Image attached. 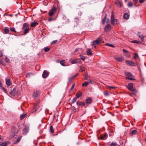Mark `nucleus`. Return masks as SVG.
I'll return each mask as SVG.
<instances>
[{"label":"nucleus","instance_id":"obj_1","mask_svg":"<svg viewBox=\"0 0 146 146\" xmlns=\"http://www.w3.org/2000/svg\"><path fill=\"white\" fill-rule=\"evenodd\" d=\"M29 24L27 23H25L23 24L22 29L23 30H24L23 32L24 35H26L30 30V29L29 27Z\"/></svg>","mask_w":146,"mask_h":146},{"label":"nucleus","instance_id":"obj_2","mask_svg":"<svg viewBox=\"0 0 146 146\" xmlns=\"http://www.w3.org/2000/svg\"><path fill=\"white\" fill-rule=\"evenodd\" d=\"M111 23L113 25H114L115 24L118 23V20L114 18V16L113 13L111 15Z\"/></svg>","mask_w":146,"mask_h":146},{"label":"nucleus","instance_id":"obj_3","mask_svg":"<svg viewBox=\"0 0 146 146\" xmlns=\"http://www.w3.org/2000/svg\"><path fill=\"white\" fill-rule=\"evenodd\" d=\"M57 11V9L54 7H53L52 9H50L48 12V15L50 16L51 17Z\"/></svg>","mask_w":146,"mask_h":146},{"label":"nucleus","instance_id":"obj_4","mask_svg":"<svg viewBox=\"0 0 146 146\" xmlns=\"http://www.w3.org/2000/svg\"><path fill=\"white\" fill-rule=\"evenodd\" d=\"M125 74L127 76L126 77V78L127 79H128L131 80H135V79L132 78L134 76L130 72H126L125 73Z\"/></svg>","mask_w":146,"mask_h":146},{"label":"nucleus","instance_id":"obj_5","mask_svg":"<svg viewBox=\"0 0 146 146\" xmlns=\"http://www.w3.org/2000/svg\"><path fill=\"white\" fill-rule=\"evenodd\" d=\"M102 39L101 38H99L98 39L93 42V44L92 45L97 44H100L102 42Z\"/></svg>","mask_w":146,"mask_h":146},{"label":"nucleus","instance_id":"obj_6","mask_svg":"<svg viewBox=\"0 0 146 146\" xmlns=\"http://www.w3.org/2000/svg\"><path fill=\"white\" fill-rule=\"evenodd\" d=\"M125 62L127 63L126 64L128 65L132 66H135L136 65V64L132 61L130 60H126Z\"/></svg>","mask_w":146,"mask_h":146},{"label":"nucleus","instance_id":"obj_7","mask_svg":"<svg viewBox=\"0 0 146 146\" xmlns=\"http://www.w3.org/2000/svg\"><path fill=\"white\" fill-rule=\"evenodd\" d=\"M114 58L118 62H121L123 61L124 58L121 56L114 57Z\"/></svg>","mask_w":146,"mask_h":146},{"label":"nucleus","instance_id":"obj_8","mask_svg":"<svg viewBox=\"0 0 146 146\" xmlns=\"http://www.w3.org/2000/svg\"><path fill=\"white\" fill-rule=\"evenodd\" d=\"M11 97L15 96L17 94L16 92H5Z\"/></svg>","mask_w":146,"mask_h":146},{"label":"nucleus","instance_id":"obj_9","mask_svg":"<svg viewBox=\"0 0 146 146\" xmlns=\"http://www.w3.org/2000/svg\"><path fill=\"white\" fill-rule=\"evenodd\" d=\"M111 29V26L110 24L106 25L104 28L105 31L106 33L108 32Z\"/></svg>","mask_w":146,"mask_h":146},{"label":"nucleus","instance_id":"obj_10","mask_svg":"<svg viewBox=\"0 0 146 146\" xmlns=\"http://www.w3.org/2000/svg\"><path fill=\"white\" fill-rule=\"evenodd\" d=\"M92 101V100L91 98L88 97L86 99L85 102L87 105H88L91 103Z\"/></svg>","mask_w":146,"mask_h":146},{"label":"nucleus","instance_id":"obj_11","mask_svg":"<svg viewBox=\"0 0 146 146\" xmlns=\"http://www.w3.org/2000/svg\"><path fill=\"white\" fill-rule=\"evenodd\" d=\"M11 131L12 133H14L15 134H16L18 133L19 130L17 129L15 127L13 126L12 127Z\"/></svg>","mask_w":146,"mask_h":146},{"label":"nucleus","instance_id":"obj_12","mask_svg":"<svg viewBox=\"0 0 146 146\" xmlns=\"http://www.w3.org/2000/svg\"><path fill=\"white\" fill-rule=\"evenodd\" d=\"M29 127H25L24 129L23 130V134L24 135H26L28 132Z\"/></svg>","mask_w":146,"mask_h":146},{"label":"nucleus","instance_id":"obj_13","mask_svg":"<svg viewBox=\"0 0 146 146\" xmlns=\"http://www.w3.org/2000/svg\"><path fill=\"white\" fill-rule=\"evenodd\" d=\"M49 72L46 70L44 71L42 76L43 78H46L48 76Z\"/></svg>","mask_w":146,"mask_h":146},{"label":"nucleus","instance_id":"obj_14","mask_svg":"<svg viewBox=\"0 0 146 146\" xmlns=\"http://www.w3.org/2000/svg\"><path fill=\"white\" fill-rule=\"evenodd\" d=\"M116 6L119 7H120L122 6V4L119 0H116L115 2Z\"/></svg>","mask_w":146,"mask_h":146},{"label":"nucleus","instance_id":"obj_15","mask_svg":"<svg viewBox=\"0 0 146 146\" xmlns=\"http://www.w3.org/2000/svg\"><path fill=\"white\" fill-rule=\"evenodd\" d=\"M40 94V92H34L33 94V97L35 98L38 97Z\"/></svg>","mask_w":146,"mask_h":146},{"label":"nucleus","instance_id":"obj_16","mask_svg":"<svg viewBox=\"0 0 146 146\" xmlns=\"http://www.w3.org/2000/svg\"><path fill=\"white\" fill-rule=\"evenodd\" d=\"M22 136H20V137L18 138L16 140L13 141V143L15 144H16L19 143L21 139Z\"/></svg>","mask_w":146,"mask_h":146},{"label":"nucleus","instance_id":"obj_17","mask_svg":"<svg viewBox=\"0 0 146 146\" xmlns=\"http://www.w3.org/2000/svg\"><path fill=\"white\" fill-rule=\"evenodd\" d=\"M76 104L78 106H84L85 105V103L84 102H80L79 101H78L76 102Z\"/></svg>","mask_w":146,"mask_h":146},{"label":"nucleus","instance_id":"obj_18","mask_svg":"<svg viewBox=\"0 0 146 146\" xmlns=\"http://www.w3.org/2000/svg\"><path fill=\"white\" fill-rule=\"evenodd\" d=\"M80 59H77L76 60H74L72 61H71V63L72 64H74L77 63L79 62Z\"/></svg>","mask_w":146,"mask_h":146},{"label":"nucleus","instance_id":"obj_19","mask_svg":"<svg viewBox=\"0 0 146 146\" xmlns=\"http://www.w3.org/2000/svg\"><path fill=\"white\" fill-rule=\"evenodd\" d=\"M89 83H92V81L91 80H90L89 81L87 82H85L83 83L82 86H85L88 85Z\"/></svg>","mask_w":146,"mask_h":146},{"label":"nucleus","instance_id":"obj_20","mask_svg":"<svg viewBox=\"0 0 146 146\" xmlns=\"http://www.w3.org/2000/svg\"><path fill=\"white\" fill-rule=\"evenodd\" d=\"M138 36L139 37L141 38V41L143 42L144 41V37L143 35L139 33V34H138Z\"/></svg>","mask_w":146,"mask_h":146},{"label":"nucleus","instance_id":"obj_21","mask_svg":"<svg viewBox=\"0 0 146 146\" xmlns=\"http://www.w3.org/2000/svg\"><path fill=\"white\" fill-rule=\"evenodd\" d=\"M82 93L81 92H77L76 94V97L78 98L82 96Z\"/></svg>","mask_w":146,"mask_h":146},{"label":"nucleus","instance_id":"obj_22","mask_svg":"<svg viewBox=\"0 0 146 146\" xmlns=\"http://www.w3.org/2000/svg\"><path fill=\"white\" fill-rule=\"evenodd\" d=\"M129 94L130 96L133 97L136 95V92H132L130 93H127Z\"/></svg>","mask_w":146,"mask_h":146},{"label":"nucleus","instance_id":"obj_23","mask_svg":"<svg viewBox=\"0 0 146 146\" xmlns=\"http://www.w3.org/2000/svg\"><path fill=\"white\" fill-rule=\"evenodd\" d=\"M87 54L88 56H91L92 55V54L91 51V50L90 49H88L86 51Z\"/></svg>","mask_w":146,"mask_h":146},{"label":"nucleus","instance_id":"obj_24","mask_svg":"<svg viewBox=\"0 0 146 146\" xmlns=\"http://www.w3.org/2000/svg\"><path fill=\"white\" fill-rule=\"evenodd\" d=\"M137 133V129H135L132 130L130 132V134L132 135H134L136 134Z\"/></svg>","mask_w":146,"mask_h":146},{"label":"nucleus","instance_id":"obj_25","mask_svg":"<svg viewBox=\"0 0 146 146\" xmlns=\"http://www.w3.org/2000/svg\"><path fill=\"white\" fill-rule=\"evenodd\" d=\"M133 87V84L132 83H130L128 84V85L127 86V88L129 90H130Z\"/></svg>","mask_w":146,"mask_h":146},{"label":"nucleus","instance_id":"obj_26","mask_svg":"<svg viewBox=\"0 0 146 146\" xmlns=\"http://www.w3.org/2000/svg\"><path fill=\"white\" fill-rule=\"evenodd\" d=\"M107 135L106 133H105L104 135H101L100 137L102 139H104L107 137Z\"/></svg>","mask_w":146,"mask_h":146},{"label":"nucleus","instance_id":"obj_27","mask_svg":"<svg viewBox=\"0 0 146 146\" xmlns=\"http://www.w3.org/2000/svg\"><path fill=\"white\" fill-rule=\"evenodd\" d=\"M9 141L1 143L2 146H6L7 144H9Z\"/></svg>","mask_w":146,"mask_h":146},{"label":"nucleus","instance_id":"obj_28","mask_svg":"<svg viewBox=\"0 0 146 146\" xmlns=\"http://www.w3.org/2000/svg\"><path fill=\"white\" fill-rule=\"evenodd\" d=\"M38 105V103L34 105V108L35 109V111H37L39 108Z\"/></svg>","mask_w":146,"mask_h":146},{"label":"nucleus","instance_id":"obj_29","mask_svg":"<svg viewBox=\"0 0 146 146\" xmlns=\"http://www.w3.org/2000/svg\"><path fill=\"white\" fill-rule=\"evenodd\" d=\"M111 93V92H104V94L106 96H108L110 95Z\"/></svg>","mask_w":146,"mask_h":146},{"label":"nucleus","instance_id":"obj_30","mask_svg":"<svg viewBox=\"0 0 146 146\" xmlns=\"http://www.w3.org/2000/svg\"><path fill=\"white\" fill-rule=\"evenodd\" d=\"M129 15L127 13H125L123 15V17L124 19H127L129 18Z\"/></svg>","mask_w":146,"mask_h":146},{"label":"nucleus","instance_id":"obj_31","mask_svg":"<svg viewBox=\"0 0 146 146\" xmlns=\"http://www.w3.org/2000/svg\"><path fill=\"white\" fill-rule=\"evenodd\" d=\"M38 25V23H37L36 22H34L33 23H31V26L32 27H35L36 25Z\"/></svg>","mask_w":146,"mask_h":146},{"label":"nucleus","instance_id":"obj_32","mask_svg":"<svg viewBox=\"0 0 146 146\" xmlns=\"http://www.w3.org/2000/svg\"><path fill=\"white\" fill-rule=\"evenodd\" d=\"M27 114H23L20 115V118L21 120L23 119L26 116Z\"/></svg>","mask_w":146,"mask_h":146},{"label":"nucleus","instance_id":"obj_33","mask_svg":"<svg viewBox=\"0 0 146 146\" xmlns=\"http://www.w3.org/2000/svg\"><path fill=\"white\" fill-rule=\"evenodd\" d=\"M65 61L64 60H61L60 62V64L63 66H66L65 65H64V64L65 63Z\"/></svg>","mask_w":146,"mask_h":146},{"label":"nucleus","instance_id":"obj_34","mask_svg":"<svg viewBox=\"0 0 146 146\" xmlns=\"http://www.w3.org/2000/svg\"><path fill=\"white\" fill-rule=\"evenodd\" d=\"M50 132L52 133H54V131L53 127L52 126H50Z\"/></svg>","mask_w":146,"mask_h":146},{"label":"nucleus","instance_id":"obj_35","mask_svg":"<svg viewBox=\"0 0 146 146\" xmlns=\"http://www.w3.org/2000/svg\"><path fill=\"white\" fill-rule=\"evenodd\" d=\"M6 84L8 86H9L11 84V82L9 79H8L6 80Z\"/></svg>","mask_w":146,"mask_h":146},{"label":"nucleus","instance_id":"obj_36","mask_svg":"<svg viewBox=\"0 0 146 146\" xmlns=\"http://www.w3.org/2000/svg\"><path fill=\"white\" fill-rule=\"evenodd\" d=\"M106 15L104 17V18L102 19V24L104 25V24L106 21Z\"/></svg>","mask_w":146,"mask_h":146},{"label":"nucleus","instance_id":"obj_37","mask_svg":"<svg viewBox=\"0 0 146 146\" xmlns=\"http://www.w3.org/2000/svg\"><path fill=\"white\" fill-rule=\"evenodd\" d=\"M10 30L11 31L15 33H16V31L15 30V29L14 27H11L10 28Z\"/></svg>","mask_w":146,"mask_h":146},{"label":"nucleus","instance_id":"obj_38","mask_svg":"<svg viewBox=\"0 0 146 146\" xmlns=\"http://www.w3.org/2000/svg\"><path fill=\"white\" fill-rule=\"evenodd\" d=\"M85 69V67H84L83 66H81L80 67V70L81 72H83V71Z\"/></svg>","mask_w":146,"mask_h":146},{"label":"nucleus","instance_id":"obj_39","mask_svg":"<svg viewBox=\"0 0 146 146\" xmlns=\"http://www.w3.org/2000/svg\"><path fill=\"white\" fill-rule=\"evenodd\" d=\"M108 89L110 90H111L112 89L116 88L114 87L109 86H108Z\"/></svg>","mask_w":146,"mask_h":146},{"label":"nucleus","instance_id":"obj_40","mask_svg":"<svg viewBox=\"0 0 146 146\" xmlns=\"http://www.w3.org/2000/svg\"><path fill=\"white\" fill-rule=\"evenodd\" d=\"M77 99V98L76 97L74 98L73 100L72 101V103H74L75 102H76Z\"/></svg>","mask_w":146,"mask_h":146},{"label":"nucleus","instance_id":"obj_41","mask_svg":"<svg viewBox=\"0 0 146 146\" xmlns=\"http://www.w3.org/2000/svg\"><path fill=\"white\" fill-rule=\"evenodd\" d=\"M74 78L73 76L70 77L68 78V82H70Z\"/></svg>","mask_w":146,"mask_h":146},{"label":"nucleus","instance_id":"obj_42","mask_svg":"<svg viewBox=\"0 0 146 146\" xmlns=\"http://www.w3.org/2000/svg\"><path fill=\"white\" fill-rule=\"evenodd\" d=\"M4 31L5 33L7 34L8 33L9 31V30L8 29L5 28L4 29Z\"/></svg>","mask_w":146,"mask_h":146},{"label":"nucleus","instance_id":"obj_43","mask_svg":"<svg viewBox=\"0 0 146 146\" xmlns=\"http://www.w3.org/2000/svg\"><path fill=\"white\" fill-rule=\"evenodd\" d=\"M50 49L49 47H46L44 49V50L45 52H47L50 50Z\"/></svg>","mask_w":146,"mask_h":146},{"label":"nucleus","instance_id":"obj_44","mask_svg":"<svg viewBox=\"0 0 146 146\" xmlns=\"http://www.w3.org/2000/svg\"><path fill=\"white\" fill-rule=\"evenodd\" d=\"M80 58L83 61H84L85 59V57L83 56H82V55H80Z\"/></svg>","mask_w":146,"mask_h":146},{"label":"nucleus","instance_id":"obj_45","mask_svg":"<svg viewBox=\"0 0 146 146\" xmlns=\"http://www.w3.org/2000/svg\"><path fill=\"white\" fill-rule=\"evenodd\" d=\"M106 46H110L112 47H114V46L113 44H109L108 43H106Z\"/></svg>","mask_w":146,"mask_h":146},{"label":"nucleus","instance_id":"obj_46","mask_svg":"<svg viewBox=\"0 0 146 146\" xmlns=\"http://www.w3.org/2000/svg\"><path fill=\"white\" fill-rule=\"evenodd\" d=\"M128 6L129 7H131L133 6V4L131 2H129Z\"/></svg>","mask_w":146,"mask_h":146},{"label":"nucleus","instance_id":"obj_47","mask_svg":"<svg viewBox=\"0 0 146 146\" xmlns=\"http://www.w3.org/2000/svg\"><path fill=\"white\" fill-rule=\"evenodd\" d=\"M139 57L137 54L135 53L134 56V59H136L137 57Z\"/></svg>","mask_w":146,"mask_h":146},{"label":"nucleus","instance_id":"obj_48","mask_svg":"<svg viewBox=\"0 0 146 146\" xmlns=\"http://www.w3.org/2000/svg\"><path fill=\"white\" fill-rule=\"evenodd\" d=\"M5 60L6 62L9 63V60L7 57H5Z\"/></svg>","mask_w":146,"mask_h":146},{"label":"nucleus","instance_id":"obj_49","mask_svg":"<svg viewBox=\"0 0 146 146\" xmlns=\"http://www.w3.org/2000/svg\"><path fill=\"white\" fill-rule=\"evenodd\" d=\"M133 2L134 3V4L135 5V6L136 7V3H137V1H138V0H133Z\"/></svg>","mask_w":146,"mask_h":146},{"label":"nucleus","instance_id":"obj_50","mask_svg":"<svg viewBox=\"0 0 146 146\" xmlns=\"http://www.w3.org/2000/svg\"><path fill=\"white\" fill-rule=\"evenodd\" d=\"M74 86H75V84H73L72 86L71 87V88H70V90L71 91V90H72L74 88Z\"/></svg>","mask_w":146,"mask_h":146},{"label":"nucleus","instance_id":"obj_51","mask_svg":"<svg viewBox=\"0 0 146 146\" xmlns=\"http://www.w3.org/2000/svg\"><path fill=\"white\" fill-rule=\"evenodd\" d=\"M110 146H116V145L115 143H112L111 144Z\"/></svg>","mask_w":146,"mask_h":146},{"label":"nucleus","instance_id":"obj_52","mask_svg":"<svg viewBox=\"0 0 146 146\" xmlns=\"http://www.w3.org/2000/svg\"><path fill=\"white\" fill-rule=\"evenodd\" d=\"M57 41V40H54L51 43L52 44H54Z\"/></svg>","mask_w":146,"mask_h":146},{"label":"nucleus","instance_id":"obj_53","mask_svg":"<svg viewBox=\"0 0 146 146\" xmlns=\"http://www.w3.org/2000/svg\"><path fill=\"white\" fill-rule=\"evenodd\" d=\"M145 1V0H139L140 3H143Z\"/></svg>","mask_w":146,"mask_h":146},{"label":"nucleus","instance_id":"obj_54","mask_svg":"<svg viewBox=\"0 0 146 146\" xmlns=\"http://www.w3.org/2000/svg\"><path fill=\"white\" fill-rule=\"evenodd\" d=\"M1 84H2V83H1V81H0V86L1 87V88H2L3 89V90H5V88L1 86Z\"/></svg>","mask_w":146,"mask_h":146},{"label":"nucleus","instance_id":"obj_55","mask_svg":"<svg viewBox=\"0 0 146 146\" xmlns=\"http://www.w3.org/2000/svg\"><path fill=\"white\" fill-rule=\"evenodd\" d=\"M0 63L2 65H3V66H5V63L4 62H3L2 61H0Z\"/></svg>","mask_w":146,"mask_h":146},{"label":"nucleus","instance_id":"obj_56","mask_svg":"<svg viewBox=\"0 0 146 146\" xmlns=\"http://www.w3.org/2000/svg\"><path fill=\"white\" fill-rule=\"evenodd\" d=\"M131 42L133 43H136L137 42V41L136 40H133L131 41Z\"/></svg>","mask_w":146,"mask_h":146},{"label":"nucleus","instance_id":"obj_57","mask_svg":"<svg viewBox=\"0 0 146 146\" xmlns=\"http://www.w3.org/2000/svg\"><path fill=\"white\" fill-rule=\"evenodd\" d=\"M110 22V19L108 18L106 20V23H109Z\"/></svg>","mask_w":146,"mask_h":146},{"label":"nucleus","instance_id":"obj_58","mask_svg":"<svg viewBox=\"0 0 146 146\" xmlns=\"http://www.w3.org/2000/svg\"><path fill=\"white\" fill-rule=\"evenodd\" d=\"M31 73H29V74H28L27 75H26V77L27 78H28V77H29V78L30 76V74H31Z\"/></svg>","mask_w":146,"mask_h":146},{"label":"nucleus","instance_id":"obj_59","mask_svg":"<svg viewBox=\"0 0 146 146\" xmlns=\"http://www.w3.org/2000/svg\"><path fill=\"white\" fill-rule=\"evenodd\" d=\"M84 78L86 80H88V76L87 75H85L84 76Z\"/></svg>","mask_w":146,"mask_h":146},{"label":"nucleus","instance_id":"obj_60","mask_svg":"<svg viewBox=\"0 0 146 146\" xmlns=\"http://www.w3.org/2000/svg\"><path fill=\"white\" fill-rule=\"evenodd\" d=\"M123 52L124 53H125V52H127H127H128L127 50H125V49H123Z\"/></svg>","mask_w":146,"mask_h":146},{"label":"nucleus","instance_id":"obj_61","mask_svg":"<svg viewBox=\"0 0 146 146\" xmlns=\"http://www.w3.org/2000/svg\"><path fill=\"white\" fill-rule=\"evenodd\" d=\"M75 19L76 20V21L77 22V21L79 20V19L78 18H76Z\"/></svg>","mask_w":146,"mask_h":146},{"label":"nucleus","instance_id":"obj_62","mask_svg":"<svg viewBox=\"0 0 146 146\" xmlns=\"http://www.w3.org/2000/svg\"><path fill=\"white\" fill-rule=\"evenodd\" d=\"M52 18H49L48 19L49 21H50L52 20Z\"/></svg>","mask_w":146,"mask_h":146},{"label":"nucleus","instance_id":"obj_63","mask_svg":"<svg viewBox=\"0 0 146 146\" xmlns=\"http://www.w3.org/2000/svg\"><path fill=\"white\" fill-rule=\"evenodd\" d=\"M78 75V74H76L75 76H73V77H74V78H75L76 76H77Z\"/></svg>","mask_w":146,"mask_h":146},{"label":"nucleus","instance_id":"obj_64","mask_svg":"<svg viewBox=\"0 0 146 146\" xmlns=\"http://www.w3.org/2000/svg\"><path fill=\"white\" fill-rule=\"evenodd\" d=\"M137 43L140 44H141V42L140 41H137Z\"/></svg>","mask_w":146,"mask_h":146}]
</instances>
